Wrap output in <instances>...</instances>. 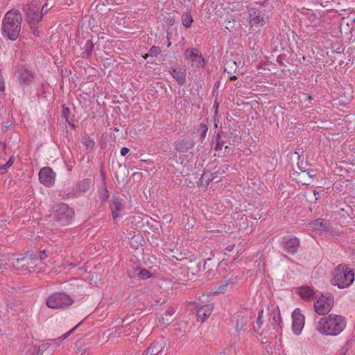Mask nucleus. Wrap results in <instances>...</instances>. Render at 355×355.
Here are the masks:
<instances>
[{"instance_id":"obj_5","label":"nucleus","mask_w":355,"mask_h":355,"mask_svg":"<svg viewBox=\"0 0 355 355\" xmlns=\"http://www.w3.org/2000/svg\"><path fill=\"white\" fill-rule=\"evenodd\" d=\"M39 10L40 5L35 0L24 5L23 7L25 20L30 25L31 28H33L42 19Z\"/></svg>"},{"instance_id":"obj_6","label":"nucleus","mask_w":355,"mask_h":355,"mask_svg":"<svg viewBox=\"0 0 355 355\" xmlns=\"http://www.w3.org/2000/svg\"><path fill=\"white\" fill-rule=\"evenodd\" d=\"M73 302L71 297L64 293L52 294L46 300V305L51 309H64L69 306Z\"/></svg>"},{"instance_id":"obj_7","label":"nucleus","mask_w":355,"mask_h":355,"mask_svg":"<svg viewBox=\"0 0 355 355\" xmlns=\"http://www.w3.org/2000/svg\"><path fill=\"white\" fill-rule=\"evenodd\" d=\"M334 299L331 294H322L315 302L314 310L320 315H327L332 309Z\"/></svg>"},{"instance_id":"obj_17","label":"nucleus","mask_w":355,"mask_h":355,"mask_svg":"<svg viewBox=\"0 0 355 355\" xmlns=\"http://www.w3.org/2000/svg\"><path fill=\"white\" fill-rule=\"evenodd\" d=\"M214 309L213 304H208L200 306L197 310L198 320L204 322L211 314Z\"/></svg>"},{"instance_id":"obj_44","label":"nucleus","mask_w":355,"mask_h":355,"mask_svg":"<svg viewBox=\"0 0 355 355\" xmlns=\"http://www.w3.org/2000/svg\"><path fill=\"white\" fill-rule=\"evenodd\" d=\"M263 310L259 311V314H258V317H257V325L258 326V327L259 329L261 328V324H262L261 317L263 315Z\"/></svg>"},{"instance_id":"obj_37","label":"nucleus","mask_w":355,"mask_h":355,"mask_svg":"<svg viewBox=\"0 0 355 355\" xmlns=\"http://www.w3.org/2000/svg\"><path fill=\"white\" fill-rule=\"evenodd\" d=\"M137 270L138 271L137 272V275L143 279H147L150 277V272L145 268L139 269V270Z\"/></svg>"},{"instance_id":"obj_42","label":"nucleus","mask_w":355,"mask_h":355,"mask_svg":"<svg viewBox=\"0 0 355 355\" xmlns=\"http://www.w3.org/2000/svg\"><path fill=\"white\" fill-rule=\"evenodd\" d=\"M51 343L52 342H51L49 340L48 342H46L45 343H42L39 346H37V347L38 348L39 351L44 352V350H46V349L49 348V347L51 345Z\"/></svg>"},{"instance_id":"obj_11","label":"nucleus","mask_w":355,"mask_h":355,"mask_svg":"<svg viewBox=\"0 0 355 355\" xmlns=\"http://www.w3.org/2000/svg\"><path fill=\"white\" fill-rule=\"evenodd\" d=\"M292 329L295 334H300L304 325V317L300 313V309H295L292 313Z\"/></svg>"},{"instance_id":"obj_29","label":"nucleus","mask_w":355,"mask_h":355,"mask_svg":"<svg viewBox=\"0 0 355 355\" xmlns=\"http://www.w3.org/2000/svg\"><path fill=\"white\" fill-rule=\"evenodd\" d=\"M101 175L103 179V187L99 191V198L102 202H105L108 199L110 193L105 186V177L103 173H101Z\"/></svg>"},{"instance_id":"obj_40","label":"nucleus","mask_w":355,"mask_h":355,"mask_svg":"<svg viewBox=\"0 0 355 355\" xmlns=\"http://www.w3.org/2000/svg\"><path fill=\"white\" fill-rule=\"evenodd\" d=\"M223 144H224V142L220 139V135L218 134L217 137H216V144L214 147V149L216 150H221L223 146Z\"/></svg>"},{"instance_id":"obj_30","label":"nucleus","mask_w":355,"mask_h":355,"mask_svg":"<svg viewBox=\"0 0 355 355\" xmlns=\"http://www.w3.org/2000/svg\"><path fill=\"white\" fill-rule=\"evenodd\" d=\"M26 259H28V270L30 268H35L37 266V264L35 263L37 259V254H34L33 252H28L25 254Z\"/></svg>"},{"instance_id":"obj_48","label":"nucleus","mask_w":355,"mask_h":355,"mask_svg":"<svg viewBox=\"0 0 355 355\" xmlns=\"http://www.w3.org/2000/svg\"><path fill=\"white\" fill-rule=\"evenodd\" d=\"M31 29H32L33 33L35 36L40 37V31L38 30V28L37 27V25H35L33 26V28H31Z\"/></svg>"},{"instance_id":"obj_55","label":"nucleus","mask_w":355,"mask_h":355,"mask_svg":"<svg viewBox=\"0 0 355 355\" xmlns=\"http://www.w3.org/2000/svg\"><path fill=\"white\" fill-rule=\"evenodd\" d=\"M230 79L232 80H236L237 79V77L235 76H230Z\"/></svg>"},{"instance_id":"obj_23","label":"nucleus","mask_w":355,"mask_h":355,"mask_svg":"<svg viewBox=\"0 0 355 355\" xmlns=\"http://www.w3.org/2000/svg\"><path fill=\"white\" fill-rule=\"evenodd\" d=\"M311 225L315 230L320 231H327L329 226V221L322 218L314 220Z\"/></svg>"},{"instance_id":"obj_26","label":"nucleus","mask_w":355,"mask_h":355,"mask_svg":"<svg viewBox=\"0 0 355 355\" xmlns=\"http://www.w3.org/2000/svg\"><path fill=\"white\" fill-rule=\"evenodd\" d=\"M219 171L210 173L208 171L204 172L201 176V183L205 186H207L212 180L217 178Z\"/></svg>"},{"instance_id":"obj_46","label":"nucleus","mask_w":355,"mask_h":355,"mask_svg":"<svg viewBox=\"0 0 355 355\" xmlns=\"http://www.w3.org/2000/svg\"><path fill=\"white\" fill-rule=\"evenodd\" d=\"M49 9V5L48 3H44L42 6V8H41V10H40V15H42V17H43V15H44L48 10Z\"/></svg>"},{"instance_id":"obj_13","label":"nucleus","mask_w":355,"mask_h":355,"mask_svg":"<svg viewBox=\"0 0 355 355\" xmlns=\"http://www.w3.org/2000/svg\"><path fill=\"white\" fill-rule=\"evenodd\" d=\"M18 81L21 85H28L34 79V75L26 66L22 65L18 68Z\"/></svg>"},{"instance_id":"obj_1","label":"nucleus","mask_w":355,"mask_h":355,"mask_svg":"<svg viewBox=\"0 0 355 355\" xmlns=\"http://www.w3.org/2000/svg\"><path fill=\"white\" fill-rule=\"evenodd\" d=\"M346 327L345 318L340 315L329 314L321 318L315 324V330L322 335L336 336Z\"/></svg>"},{"instance_id":"obj_45","label":"nucleus","mask_w":355,"mask_h":355,"mask_svg":"<svg viewBox=\"0 0 355 355\" xmlns=\"http://www.w3.org/2000/svg\"><path fill=\"white\" fill-rule=\"evenodd\" d=\"M70 114V110L68 107H64L62 110V117L65 119L66 121L69 119V115Z\"/></svg>"},{"instance_id":"obj_22","label":"nucleus","mask_w":355,"mask_h":355,"mask_svg":"<svg viewBox=\"0 0 355 355\" xmlns=\"http://www.w3.org/2000/svg\"><path fill=\"white\" fill-rule=\"evenodd\" d=\"M297 293L302 298L307 301L313 298L315 295L314 291L309 286L300 287Z\"/></svg>"},{"instance_id":"obj_19","label":"nucleus","mask_w":355,"mask_h":355,"mask_svg":"<svg viewBox=\"0 0 355 355\" xmlns=\"http://www.w3.org/2000/svg\"><path fill=\"white\" fill-rule=\"evenodd\" d=\"M170 73L173 76V78L176 80L180 85H183L186 83V69H179V68H171L170 70Z\"/></svg>"},{"instance_id":"obj_27","label":"nucleus","mask_w":355,"mask_h":355,"mask_svg":"<svg viewBox=\"0 0 355 355\" xmlns=\"http://www.w3.org/2000/svg\"><path fill=\"white\" fill-rule=\"evenodd\" d=\"M124 209L123 205L117 199L112 200L111 205V209L112 212L113 218L115 220L119 217L118 212Z\"/></svg>"},{"instance_id":"obj_9","label":"nucleus","mask_w":355,"mask_h":355,"mask_svg":"<svg viewBox=\"0 0 355 355\" xmlns=\"http://www.w3.org/2000/svg\"><path fill=\"white\" fill-rule=\"evenodd\" d=\"M55 176V173L50 167H44L39 173L40 182L46 187H52L54 185Z\"/></svg>"},{"instance_id":"obj_38","label":"nucleus","mask_w":355,"mask_h":355,"mask_svg":"<svg viewBox=\"0 0 355 355\" xmlns=\"http://www.w3.org/2000/svg\"><path fill=\"white\" fill-rule=\"evenodd\" d=\"M188 269L193 275H195L200 272V266L199 263H196L195 262H191V265H190V266L188 267Z\"/></svg>"},{"instance_id":"obj_10","label":"nucleus","mask_w":355,"mask_h":355,"mask_svg":"<svg viewBox=\"0 0 355 355\" xmlns=\"http://www.w3.org/2000/svg\"><path fill=\"white\" fill-rule=\"evenodd\" d=\"M195 146V141L189 137L180 139L174 144L175 149L180 153H185L190 151Z\"/></svg>"},{"instance_id":"obj_16","label":"nucleus","mask_w":355,"mask_h":355,"mask_svg":"<svg viewBox=\"0 0 355 355\" xmlns=\"http://www.w3.org/2000/svg\"><path fill=\"white\" fill-rule=\"evenodd\" d=\"M329 58L331 60V64H336L335 66V68H336L338 65L342 66L344 63L345 54L343 53V50H341L340 48H338L336 50H331Z\"/></svg>"},{"instance_id":"obj_18","label":"nucleus","mask_w":355,"mask_h":355,"mask_svg":"<svg viewBox=\"0 0 355 355\" xmlns=\"http://www.w3.org/2000/svg\"><path fill=\"white\" fill-rule=\"evenodd\" d=\"M28 260L24 255L20 258H12L10 261L15 270L26 272L28 271Z\"/></svg>"},{"instance_id":"obj_2","label":"nucleus","mask_w":355,"mask_h":355,"mask_svg":"<svg viewBox=\"0 0 355 355\" xmlns=\"http://www.w3.org/2000/svg\"><path fill=\"white\" fill-rule=\"evenodd\" d=\"M22 17L20 12L15 9L8 11L2 21V35L4 37L15 41L19 35Z\"/></svg>"},{"instance_id":"obj_34","label":"nucleus","mask_w":355,"mask_h":355,"mask_svg":"<svg viewBox=\"0 0 355 355\" xmlns=\"http://www.w3.org/2000/svg\"><path fill=\"white\" fill-rule=\"evenodd\" d=\"M182 22L186 28L191 27L193 22L192 17L187 13L183 14L182 16Z\"/></svg>"},{"instance_id":"obj_4","label":"nucleus","mask_w":355,"mask_h":355,"mask_svg":"<svg viewBox=\"0 0 355 355\" xmlns=\"http://www.w3.org/2000/svg\"><path fill=\"white\" fill-rule=\"evenodd\" d=\"M74 211L67 204L60 203L53 207L52 217L61 226L69 225L74 218Z\"/></svg>"},{"instance_id":"obj_53","label":"nucleus","mask_w":355,"mask_h":355,"mask_svg":"<svg viewBox=\"0 0 355 355\" xmlns=\"http://www.w3.org/2000/svg\"><path fill=\"white\" fill-rule=\"evenodd\" d=\"M80 355H89V352L88 349H86V348H85V349H84L82 351V352H81Z\"/></svg>"},{"instance_id":"obj_51","label":"nucleus","mask_w":355,"mask_h":355,"mask_svg":"<svg viewBox=\"0 0 355 355\" xmlns=\"http://www.w3.org/2000/svg\"><path fill=\"white\" fill-rule=\"evenodd\" d=\"M7 263H4L2 260H0V270H6Z\"/></svg>"},{"instance_id":"obj_15","label":"nucleus","mask_w":355,"mask_h":355,"mask_svg":"<svg viewBox=\"0 0 355 355\" xmlns=\"http://www.w3.org/2000/svg\"><path fill=\"white\" fill-rule=\"evenodd\" d=\"M282 245L284 251L290 254H295L297 252L300 246V241L296 237L284 238Z\"/></svg>"},{"instance_id":"obj_12","label":"nucleus","mask_w":355,"mask_h":355,"mask_svg":"<svg viewBox=\"0 0 355 355\" xmlns=\"http://www.w3.org/2000/svg\"><path fill=\"white\" fill-rule=\"evenodd\" d=\"M166 342L164 340H160L153 342L144 352V355H166L164 347Z\"/></svg>"},{"instance_id":"obj_41","label":"nucleus","mask_w":355,"mask_h":355,"mask_svg":"<svg viewBox=\"0 0 355 355\" xmlns=\"http://www.w3.org/2000/svg\"><path fill=\"white\" fill-rule=\"evenodd\" d=\"M48 252H49V250H43L42 251L36 252L35 254H37V259L42 261L48 257Z\"/></svg>"},{"instance_id":"obj_52","label":"nucleus","mask_w":355,"mask_h":355,"mask_svg":"<svg viewBox=\"0 0 355 355\" xmlns=\"http://www.w3.org/2000/svg\"><path fill=\"white\" fill-rule=\"evenodd\" d=\"M234 248V245H227V246L225 248V250H226L227 251L230 252V251H232V250H233Z\"/></svg>"},{"instance_id":"obj_50","label":"nucleus","mask_w":355,"mask_h":355,"mask_svg":"<svg viewBox=\"0 0 355 355\" xmlns=\"http://www.w3.org/2000/svg\"><path fill=\"white\" fill-rule=\"evenodd\" d=\"M130 151V149L127 147H123L121 149V155L122 156H125Z\"/></svg>"},{"instance_id":"obj_28","label":"nucleus","mask_w":355,"mask_h":355,"mask_svg":"<svg viewBox=\"0 0 355 355\" xmlns=\"http://www.w3.org/2000/svg\"><path fill=\"white\" fill-rule=\"evenodd\" d=\"M94 44L92 40H87L84 46V51L82 52L81 56L84 58H88L91 56L92 51H94Z\"/></svg>"},{"instance_id":"obj_36","label":"nucleus","mask_w":355,"mask_h":355,"mask_svg":"<svg viewBox=\"0 0 355 355\" xmlns=\"http://www.w3.org/2000/svg\"><path fill=\"white\" fill-rule=\"evenodd\" d=\"M272 320L274 322H275L279 327L282 322L281 315H280V311L279 310L278 307H276L272 311Z\"/></svg>"},{"instance_id":"obj_57","label":"nucleus","mask_w":355,"mask_h":355,"mask_svg":"<svg viewBox=\"0 0 355 355\" xmlns=\"http://www.w3.org/2000/svg\"><path fill=\"white\" fill-rule=\"evenodd\" d=\"M31 352H33V350L31 349L29 350L30 353H31ZM26 353H28V351H26Z\"/></svg>"},{"instance_id":"obj_49","label":"nucleus","mask_w":355,"mask_h":355,"mask_svg":"<svg viewBox=\"0 0 355 355\" xmlns=\"http://www.w3.org/2000/svg\"><path fill=\"white\" fill-rule=\"evenodd\" d=\"M5 90V83L3 76H0V91L3 92Z\"/></svg>"},{"instance_id":"obj_54","label":"nucleus","mask_w":355,"mask_h":355,"mask_svg":"<svg viewBox=\"0 0 355 355\" xmlns=\"http://www.w3.org/2000/svg\"><path fill=\"white\" fill-rule=\"evenodd\" d=\"M211 259H207V261L205 262L204 263V268H206V265L207 264V262L208 261H211Z\"/></svg>"},{"instance_id":"obj_24","label":"nucleus","mask_w":355,"mask_h":355,"mask_svg":"<svg viewBox=\"0 0 355 355\" xmlns=\"http://www.w3.org/2000/svg\"><path fill=\"white\" fill-rule=\"evenodd\" d=\"M252 322H250L248 318L244 315H238L236 324V331L240 332L245 329V327L249 324L251 325Z\"/></svg>"},{"instance_id":"obj_32","label":"nucleus","mask_w":355,"mask_h":355,"mask_svg":"<svg viewBox=\"0 0 355 355\" xmlns=\"http://www.w3.org/2000/svg\"><path fill=\"white\" fill-rule=\"evenodd\" d=\"M196 130L199 135L200 139L203 140L207 135V132L208 130L207 125L205 123H200L196 127Z\"/></svg>"},{"instance_id":"obj_8","label":"nucleus","mask_w":355,"mask_h":355,"mask_svg":"<svg viewBox=\"0 0 355 355\" xmlns=\"http://www.w3.org/2000/svg\"><path fill=\"white\" fill-rule=\"evenodd\" d=\"M185 58L191 60V67L196 69L200 68L203 66L205 60L202 55L198 53L196 49H187L184 51Z\"/></svg>"},{"instance_id":"obj_3","label":"nucleus","mask_w":355,"mask_h":355,"mask_svg":"<svg viewBox=\"0 0 355 355\" xmlns=\"http://www.w3.org/2000/svg\"><path fill=\"white\" fill-rule=\"evenodd\" d=\"M354 281V274L352 269L345 264L338 265L333 272L331 282L339 288H347Z\"/></svg>"},{"instance_id":"obj_25","label":"nucleus","mask_w":355,"mask_h":355,"mask_svg":"<svg viewBox=\"0 0 355 355\" xmlns=\"http://www.w3.org/2000/svg\"><path fill=\"white\" fill-rule=\"evenodd\" d=\"M238 282V278L236 276L235 277H230L227 279H225L223 282V283L219 286L218 288V292H225L227 291V288L229 286H233L234 284H236Z\"/></svg>"},{"instance_id":"obj_21","label":"nucleus","mask_w":355,"mask_h":355,"mask_svg":"<svg viewBox=\"0 0 355 355\" xmlns=\"http://www.w3.org/2000/svg\"><path fill=\"white\" fill-rule=\"evenodd\" d=\"M298 168L301 171L300 173L296 172L299 177L298 182L302 184L309 185L310 184L311 180L313 179V175H312L310 171L302 170L300 166H298Z\"/></svg>"},{"instance_id":"obj_47","label":"nucleus","mask_w":355,"mask_h":355,"mask_svg":"<svg viewBox=\"0 0 355 355\" xmlns=\"http://www.w3.org/2000/svg\"><path fill=\"white\" fill-rule=\"evenodd\" d=\"M31 354L32 355H43L42 351H39L37 346H33V352H31Z\"/></svg>"},{"instance_id":"obj_33","label":"nucleus","mask_w":355,"mask_h":355,"mask_svg":"<svg viewBox=\"0 0 355 355\" xmlns=\"http://www.w3.org/2000/svg\"><path fill=\"white\" fill-rule=\"evenodd\" d=\"M80 324V323L77 324L75 327L71 329L70 331H69L68 332H67L66 334L62 335V336H60L57 339L50 340V341L53 342V343H55L57 345H60V343L62 342V340H64V339H66L67 338H68L76 329V328L78 327V326Z\"/></svg>"},{"instance_id":"obj_56","label":"nucleus","mask_w":355,"mask_h":355,"mask_svg":"<svg viewBox=\"0 0 355 355\" xmlns=\"http://www.w3.org/2000/svg\"><path fill=\"white\" fill-rule=\"evenodd\" d=\"M307 98H308V99H309V100L312 99V97H311V96H309Z\"/></svg>"},{"instance_id":"obj_20","label":"nucleus","mask_w":355,"mask_h":355,"mask_svg":"<svg viewBox=\"0 0 355 355\" xmlns=\"http://www.w3.org/2000/svg\"><path fill=\"white\" fill-rule=\"evenodd\" d=\"M175 311L173 308L169 307L167 310L165 311L164 314L159 318V324L160 325H168L173 321V315Z\"/></svg>"},{"instance_id":"obj_58","label":"nucleus","mask_w":355,"mask_h":355,"mask_svg":"<svg viewBox=\"0 0 355 355\" xmlns=\"http://www.w3.org/2000/svg\"><path fill=\"white\" fill-rule=\"evenodd\" d=\"M114 130L117 132V131H119V129L116 128L114 129Z\"/></svg>"},{"instance_id":"obj_31","label":"nucleus","mask_w":355,"mask_h":355,"mask_svg":"<svg viewBox=\"0 0 355 355\" xmlns=\"http://www.w3.org/2000/svg\"><path fill=\"white\" fill-rule=\"evenodd\" d=\"M76 191L85 192L89 190L90 187V180L84 179L76 184Z\"/></svg>"},{"instance_id":"obj_35","label":"nucleus","mask_w":355,"mask_h":355,"mask_svg":"<svg viewBox=\"0 0 355 355\" xmlns=\"http://www.w3.org/2000/svg\"><path fill=\"white\" fill-rule=\"evenodd\" d=\"M160 53H161L160 48L158 46H153L149 49L148 53L144 56V58L146 59V58L148 56H151V57L157 56L159 54H160Z\"/></svg>"},{"instance_id":"obj_43","label":"nucleus","mask_w":355,"mask_h":355,"mask_svg":"<svg viewBox=\"0 0 355 355\" xmlns=\"http://www.w3.org/2000/svg\"><path fill=\"white\" fill-rule=\"evenodd\" d=\"M236 23V20L234 19H226L225 20V28L227 29L234 28Z\"/></svg>"},{"instance_id":"obj_14","label":"nucleus","mask_w":355,"mask_h":355,"mask_svg":"<svg viewBox=\"0 0 355 355\" xmlns=\"http://www.w3.org/2000/svg\"><path fill=\"white\" fill-rule=\"evenodd\" d=\"M250 24L253 25L260 24L263 26L267 21V17L264 14L256 8H251L249 11Z\"/></svg>"},{"instance_id":"obj_39","label":"nucleus","mask_w":355,"mask_h":355,"mask_svg":"<svg viewBox=\"0 0 355 355\" xmlns=\"http://www.w3.org/2000/svg\"><path fill=\"white\" fill-rule=\"evenodd\" d=\"M12 164H13V157H10V159H8V161L6 162V164H3L0 167V171H1V173H6L7 171V169L8 168H10Z\"/></svg>"}]
</instances>
